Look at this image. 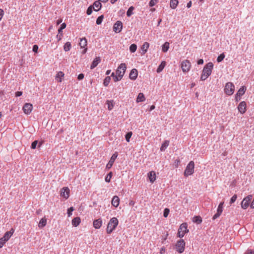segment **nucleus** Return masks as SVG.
I'll list each match as a JSON object with an SVG mask.
<instances>
[{
	"label": "nucleus",
	"mask_w": 254,
	"mask_h": 254,
	"mask_svg": "<svg viewBox=\"0 0 254 254\" xmlns=\"http://www.w3.org/2000/svg\"><path fill=\"white\" fill-rule=\"evenodd\" d=\"M213 67V64L211 62L208 63L204 66L200 77V79L201 80H205L208 78V77L211 74Z\"/></svg>",
	"instance_id": "nucleus-1"
},
{
	"label": "nucleus",
	"mask_w": 254,
	"mask_h": 254,
	"mask_svg": "<svg viewBox=\"0 0 254 254\" xmlns=\"http://www.w3.org/2000/svg\"><path fill=\"white\" fill-rule=\"evenodd\" d=\"M118 220L116 217H113L109 221L107 227V233L111 234L116 228L118 225Z\"/></svg>",
	"instance_id": "nucleus-2"
},
{
	"label": "nucleus",
	"mask_w": 254,
	"mask_h": 254,
	"mask_svg": "<svg viewBox=\"0 0 254 254\" xmlns=\"http://www.w3.org/2000/svg\"><path fill=\"white\" fill-rule=\"evenodd\" d=\"M194 163L193 161H191L189 162L186 167L184 172V175L186 177H188L192 175L194 172Z\"/></svg>",
	"instance_id": "nucleus-3"
},
{
	"label": "nucleus",
	"mask_w": 254,
	"mask_h": 254,
	"mask_svg": "<svg viewBox=\"0 0 254 254\" xmlns=\"http://www.w3.org/2000/svg\"><path fill=\"white\" fill-rule=\"evenodd\" d=\"M234 91L235 86L233 83L229 82L226 84L224 88V91L227 95L229 96L232 95L234 93Z\"/></svg>",
	"instance_id": "nucleus-4"
},
{
	"label": "nucleus",
	"mask_w": 254,
	"mask_h": 254,
	"mask_svg": "<svg viewBox=\"0 0 254 254\" xmlns=\"http://www.w3.org/2000/svg\"><path fill=\"white\" fill-rule=\"evenodd\" d=\"M185 244L186 243L184 240L183 239H180L177 242L175 247L179 253L182 254L184 252L185 250Z\"/></svg>",
	"instance_id": "nucleus-5"
},
{
	"label": "nucleus",
	"mask_w": 254,
	"mask_h": 254,
	"mask_svg": "<svg viewBox=\"0 0 254 254\" xmlns=\"http://www.w3.org/2000/svg\"><path fill=\"white\" fill-rule=\"evenodd\" d=\"M127 69V66L126 64L125 63H122L118 67L117 70H116V74L120 76V75H122V77H123L126 70Z\"/></svg>",
	"instance_id": "nucleus-6"
},
{
	"label": "nucleus",
	"mask_w": 254,
	"mask_h": 254,
	"mask_svg": "<svg viewBox=\"0 0 254 254\" xmlns=\"http://www.w3.org/2000/svg\"><path fill=\"white\" fill-rule=\"evenodd\" d=\"M253 196L249 195L246 197L241 202V207L243 209H246L249 205L250 202L252 200Z\"/></svg>",
	"instance_id": "nucleus-7"
},
{
	"label": "nucleus",
	"mask_w": 254,
	"mask_h": 254,
	"mask_svg": "<svg viewBox=\"0 0 254 254\" xmlns=\"http://www.w3.org/2000/svg\"><path fill=\"white\" fill-rule=\"evenodd\" d=\"M182 69L183 72H188L190 70L191 64L190 62L188 60H185L182 63Z\"/></svg>",
	"instance_id": "nucleus-8"
},
{
	"label": "nucleus",
	"mask_w": 254,
	"mask_h": 254,
	"mask_svg": "<svg viewBox=\"0 0 254 254\" xmlns=\"http://www.w3.org/2000/svg\"><path fill=\"white\" fill-rule=\"evenodd\" d=\"M33 105L30 103H26L23 107V110L25 114H30L32 110Z\"/></svg>",
	"instance_id": "nucleus-9"
},
{
	"label": "nucleus",
	"mask_w": 254,
	"mask_h": 254,
	"mask_svg": "<svg viewBox=\"0 0 254 254\" xmlns=\"http://www.w3.org/2000/svg\"><path fill=\"white\" fill-rule=\"evenodd\" d=\"M123 28L122 22L120 21H117L113 26V30L116 33H120Z\"/></svg>",
	"instance_id": "nucleus-10"
},
{
	"label": "nucleus",
	"mask_w": 254,
	"mask_h": 254,
	"mask_svg": "<svg viewBox=\"0 0 254 254\" xmlns=\"http://www.w3.org/2000/svg\"><path fill=\"white\" fill-rule=\"evenodd\" d=\"M69 189L67 187L63 188L61 190V195L65 199L69 197Z\"/></svg>",
	"instance_id": "nucleus-11"
},
{
	"label": "nucleus",
	"mask_w": 254,
	"mask_h": 254,
	"mask_svg": "<svg viewBox=\"0 0 254 254\" xmlns=\"http://www.w3.org/2000/svg\"><path fill=\"white\" fill-rule=\"evenodd\" d=\"M117 156L118 155L116 154V153L112 155L110 160H109L108 163L106 165L107 169H110L112 167Z\"/></svg>",
	"instance_id": "nucleus-12"
},
{
	"label": "nucleus",
	"mask_w": 254,
	"mask_h": 254,
	"mask_svg": "<svg viewBox=\"0 0 254 254\" xmlns=\"http://www.w3.org/2000/svg\"><path fill=\"white\" fill-rule=\"evenodd\" d=\"M238 110L241 113V114H244V113H245L246 111V103L245 101H242L241 102L238 107Z\"/></svg>",
	"instance_id": "nucleus-13"
},
{
	"label": "nucleus",
	"mask_w": 254,
	"mask_h": 254,
	"mask_svg": "<svg viewBox=\"0 0 254 254\" xmlns=\"http://www.w3.org/2000/svg\"><path fill=\"white\" fill-rule=\"evenodd\" d=\"M138 75L137 69L133 68L131 69L129 73V77L131 80H135L136 79Z\"/></svg>",
	"instance_id": "nucleus-14"
},
{
	"label": "nucleus",
	"mask_w": 254,
	"mask_h": 254,
	"mask_svg": "<svg viewBox=\"0 0 254 254\" xmlns=\"http://www.w3.org/2000/svg\"><path fill=\"white\" fill-rule=\"evenodd\" d=\"M147 175L150 182L153 183L156 180V174L155 172L153 171H150L148 173Z\"/></svg>",
	"instance_id": "nucleus-15"
},
{
	"label": "nucleus",
	"mask_w": 254,
	"mask_h": 254,
	"mask_svg": "<svg viewBox=\"0 0 254 254\" xmlns=\"http://www.w3.org/2000/svg\"><path fill=\"white\" fill-rule=\"evenodd\" d=\"M178 231H181L182 233L185 234L189 232V230L187 228V224L186 223L182 224L178 229Z\"/></svg>",
	"instance_id": "nucleus-16"
},
{
	"label": "nucleus",
	"mask_w": 254,
	"mask_h": 254,
	"mask_svg": "<svg viewBox=\"0 0 254 254\" xmlns=\"http://www.w3.org/2000/svg\"><path fill=\"white\" fill-rule=\"evenodd\" d=\"M93 224L95 229H99L102 225V220L100 218L96 219L93 221Z\"/></svg>",
	"instance_id": "nucleus-17"
},
{
	"label": "nucleus",
	"mask_w": 254,
	"mask_h": 254,
	"mask_svg": "<svg viewBox=\"0 0 254 254\" xmlns=\"http://www.w3.org/2000/svg\"><path fill=\"white\" fill-rule=\"evenodd\" d=\"M92 6L95 11H98L101 9L102 4L100 1L98 0V1H96L94 2Z\"/></svg>",
	"instance_id": "nucleus-18"
},
{
	"label": "nucleus",
	"mask_w": 254,
	"mask_h": 254,
	"mask_svg": "<svg viewBox=\"0 0 254 254\" xmlns=\"http://www.w3.org/2000/svg\"><path fill=\"white\" fill-rule=\"evenodd\" d=\"M101 59L100 57H96L92 62V64L90 66L91 69L94 68L97 65L100 63Z\"/></svg>",
	"instance_id": "nucleus-19"
},
{
	"label": "nucleus",
	"mask_w": 254,
	"mask_h": 254,
	"mask_svg": "<svg viewBox=\"0 0 254 254\" xmlns=\"http://www.w3.org/2000/svg\"><path fill=\"white\" fill-rule=\"evenodd\" d=\"M120 203V199L118 196H114L112 200V204L115 207H117Z\"/></svg>",
	"instance_id": "nucleus-20"
},
{
	"label": "nucleus",
	"mask_w": 254,
	"mask_h": 254,
	"mask_svg": "<svg viewBox=\"0 0 254 254\" xmlns=\"http://www.w3.org/2000/svg\"><path fill=\"white\" fill-rule=\"evenodd\" d=\"M13 230L12 229L11 230H10L9 231H8V232H6L4 236L2 237V238L6 241H7L9 238L11 237V236H12V235L13 234Z\"/></svg>",
	"instance_id": "nucleus-21"
},
{
	"label": "nucleus",
	"mask_w": 254,
	"mask_h": 254,
	"mask_svg": "<svg viewBox=\"0 0 254 254\" xmlns=\"http://www.w3.org/2000/svg\"><path fill=\"white\" fill-rule=\"evenodd\" d=\"M246 91V87L245 86H242L236 93L237 96H239V97L242 96L243 95L245 94Z\"/></svg>",
	"instance_id": "nucleus-22"
},
{
	"label": "nucleus",
	"mask_w": 254,
	"mask_h": 254,
	"mask_svg": "<svg viewBox=\"0 0 254 254\" xmlns=\"http://www.w3.org/2000/svg\"><path fill=\"white\" fill-rule=\"evenodd\" d=\"M80 222V218L79 217H76L72 219L71 223L73 226L77 227L79 225Z\"/></svg>",
	"instance_id": "nucleus-23"
},
{
	"label": "nucleus",
	"mask_w": 254,
	"mask_h": 254,
	"mask_svg": "<svg viewBox=\"0 0 254 254\" xmlns=\"http://www.w3.org/2000/svg\"><path fill=\"white\" fill-rule=\"evenodd\" d=\"M223 212V208H220L218 207L217 210V213L213 216L212 219L213 220H215L218 218L220 215L222 214Z\"/></svg>",
	"instance_id": "nucleus-24"
},
{
	"label": "nucleus",
	"mask_w": 254,
	"mask_h": 254,
	"mask_svg": "<svg viewBox=\"0 0 254 254\" xmlns=\"http://www.w3.org/2000/svg\"><path fill=\"white\" fill-rule=\"evenodd\" d=\"M47 223V219L45 217L42 218L38 224L39 227L43 228L45 227Z\"/></svg>",
	"instance_id": "nucleus-25"
},
{
	"label": "nucleus",
	"mask_w": 254,
	"mask_h": 254,
	"mask_svg": "<svg viewBox=\"0 0 254 254\" xmlns=\"http://www.w3.org/2000/svg\"><path fill=\"white\" fill-rule=\"evenodd\" d=\"M106 104L108 105V109L109 110H111L113 109L115 103L113 100H107L106 102Z\"/></svg>",
	"instance_id": "nucleus-26"
},
{
	"label": "nucleus",
	"mask_w": 254,
	"mask_h": 254,
	"mask_svg": "<svg viewBox=\"0 0 254 254\" xmlns=\"http://www.w3.org/2000/svg\"><path fill=\"white\" fill-rule=\"evenodd\" d=\"M149 47V44L147 42H145L141 46V50L143 52V54H144Z\"/></svg>",
	"instance_id": "nucleus-27"
},
{
	"label": "nucleus",
	"mask_w": 254,
	"mask_h": 254,
	"mask_svg": "<svg viewBox=\"0 0 254 254\" xmlns=\"http://www.w3.org/2000/svg\"><path fill=\"white\" fill-rule=\"evenodd\" d=\"M169 42H166L162 46V51L164 53L167 52L169 48Z\"/></svg>",
	"instance_id": "nucleus-28"
},
{
	"label": "nucleus",
	"mask_w": 254,
	"mask_h": 254,
	"mask_svg": "<svg viewBox=\"0 0 254 254\" xmlns=\"http://www.w3.org/2000/svg\"><path fill=\"white\" fill-rule=\"evenodd\" d=\"M169 144V141H168V140L164 141L161 146L160 150L161 151H164L166 149V148L168 146Z\"/></svg>",
	"instance_id": "nucleus-29"
},
{
	"label": "nucleus",
	"mask_w": 254,
	"mask_h": 254,
	"mask_svg": "<svg viewBox=\"0 0 254 254\" xmlns=\"http://www.w3.org/2000/svg\"><path fill=\"white\" fill-rule=\"evenodd\" d=\"M111 76L113 77L114 81L115 82L119 81L121 80L123 78V77H122V75H120V76L118 75H116L115 74L114 72L112 73Z\"/></svg>",
	"instance_id": "nucleus-30"
},
{
	"label": "nucleus",
	"mask_w": 254,
	"mask_h": 254,
	"mask_svg": "<svg viewBox=\"0 0 254 254\" xmlns=\"http://www.w3.org/2000/svg\"><path fill=\"white\" fill-rule=\"evenodd\" d=\"M145 100V97L142 93H139L136 99L137 102H142Z\"/></svg>",
	"instance_id": "nucleus-31"
},
{
	"label": "nucleus",
	"mask_w": 254,
	"mask_h": 254,
	"mask_svg": "<svg viewBox=\"0 0 254 254\" xmlns=\"http://www.w3.org/2000/svg\"><path fill=\"white\" fill-rule=\"evenodd\" d=\"M165 65H166V62L165 61H162L161 62V64L158 67V68L157 69V72L158 73H159L161 71H162V70L163 69V68H164Z\"/></svg>",
	"instance_id": "nucleus-32"
},
{
	"label": "nucleus",
	"mask_w": 254,
	"mask_h": 254,
	"mask_svg": "<svg viewBox=\"0 0 254 254\" xmlns=\"http://www.w3.org/2000/svg\"><path fill=\"white\" fill-rule=\"evenodd\" d=\"M178 4V0H171L170 1V7L172 9H175L176 8L177 5Z\"/></svg>",
	"instance_id": "nucleus-33"
},
{
	"label": "nucleus",
	"mask_w": 254,
	"mask_h": 254,
	"mask_svg": "<svg viewBox=\"0 0 254 254\" xmlns=\"http://www.w3.org/2000/svg\"><path fill=\"white\" fill-rule=\"evenodd\" d=\"M79 45L81 48H84L85 46H86L87 40L85 38L80 39Z\"/></svg>",
	"instance_id": "nucleus-34"
},
{
	"label": "nucleus",
	"mask_w": 254,
	"mask_h": 254,
	"mask_svg": "<svg viewBox=\"0 0 254 254\" xmlns=\"http://www.w3.org/2000/svg\"><path fill=\"white\" fill-rule=\"evenodd\" d=\"M71 47V43L69 42H67L65 43L64 46V49L65 52H67L70 50Z\"/></svg>",
	"instance_id": "nucleus-35"
},
{
	"label": "nucleus",
	"mask_w": 254,
	"mask_h": 254,
	"mask_svg": "<svg viewBox=\"0 0 254 254\" xmlns=\"http://www.w3.org/2000/svg\"><path fill=\"white\" fill-rule=\"evenodd\" d=\"M193 222L197 224H200L202 222V219L200 216H194L193 218Z\"/></svg>",
	"instance_id": "nucleus-36"
},
{
	"label": "nucleus",
	"mask_w": 254,
	"mask_h": 254,
	"mask_svg": "<svg viewBox=\"0 0 254 254\" xmlns=\"http://www.w3.org/2000/svg\"><path fill=\"white\" fill-rule=\"evenodd\" d=\"M64 76V73L62 71H59L56 75V78L59 82H61V77Z\"/></svg>",
	"instance_id": "nucleus-37"
},
{
	"label": "nucleus",
	"mask_w": 254,
	"mask_h": 254,
	"mask_svg": "<svg viewBox=\"0 0 254 254\" xmlns=\"http://www.w3.org/2000/svg\"><path fill=\"white\" fill-rule=\"evenodd\" d=\"M66 26V25L65 23H63L61 25L60 27L58 29L59 34H61V35H63V30L65 28Z\"/></svg>",
	"instance_id": "nucleus-38"
},
{
	"label": "nucleus",
	"mask_w": 254,
	"mask_h": 254,
	"mask_svg": "<svg viewBox=\"0 0 254 254\" xmlns=\"http://www.w3.org/2000/svg\"><path fill=\"white\" fill-rule=\"evenodd\" d=\"M111 80V77L110 76H107L105 77V78L104 80L103 84L105 86H107Z\"/></svg>",
	"instance_id": "nucleus-39"
},
{
	"label": "nucleus",
	"mask_w": 254,
	"mask_h": 254,
	"mask_svg": "<svg viewBox=\"0 0 254 254\" xmlns=\"http://www.w3.org/2000/svg\"><path fill=\"white\" fill-rule=\"evenodd\" d=\"M137 49V46L134 44H131L129 47L130 52L131 53H134L136 51Z\"/></svg>",
	"instance_id": "nucleus-40"
},
{
	"label": "nucleus",
	"mask_w": 254,
	"mask_h": 254,
	"mask_svg": "<svg viewBox=\"0 0 254 254\" xmlns=\"http://www.w3.org/2000/svg\"><path fill=\"white\" fill-rule=\"evenodd\" d=\"M134 9V7L133 6H130V7H129V8L128 9L127 12V15L128 16V17H129L130 16L133 12V10Z\"/></svg>",
	"instance_id": "nucleus-41"
},
{
	"label": "nucleus",
	"mask_w": 254,
	"mask_h": 254,
	"mask_svg": "<svg viewBox=\"0 0 254 254\" xmlns=\"http://www.w3.org/2000/svg\"><path fill=\"white\" fill-rule=\"evenodd\" d=\"M104 19V15H100L99 16L97 20H96V24L97 25H100L101 24L102 22L103 21V20Z\"/></svg>",
	"instance_id": "nucleus-42"
},
{
	"label": "nucleus",
	"mask_w": 254,
	"mask_h": 254,
	"mask_svg": "<svg viewBox=\"0 0 254 254\" xmlns=\"http://www.w3.org/2000/svg\"><path fill=\"white\" fill-rule=\"evenodd\" d=\"M132 134V133L131 131H129L127 132V133L125 135L126 139L127 142H129L130 138Z\"/></svg>",
	"instance_id": "nucleus-43"
},
{
	"label": "nucleus",
	"mask_w": 254,
	"mask_h": 254,
	"mask_svg": "<svg viewBox=\"0 0 254 254\" xmlns=\"http://www.w3.org/2000/svg\"><path fill=\"white\" fill-rule=\"evenodd\" d=\"M112 176V173L110 172L105 178V181L107 183H109L111 181V179Z\"/></svg>",
	"instance_id": "nucleus-44"
},
{
	"label": "nucleus",
	"mask_w": 254,
	"mask_h": 254,
	"mask_svg": "<svg viewBox=\"0 0 254 254\" xmlns=\"http://www.w3.org/2000/svg\"><path fill=\"white\" fill-rule=\"evenodd\" d=\"M225 58V55L223 53V54H220L217 58V61L219 63V62H221V61H222L223 60V59H224Z\"/></svg>",
	"instance_id": "nucleus-45"
},
{
	"label": "nucleus",
	"mask_w": 254,
	"mask_h": 254,
	"mask_svg": "<svg viewBox=\"0 0 254 254\" xmlns=\"http://www.w3.org/2000/svg\"><path fill=\"white\" fill-rule=\"evenodd\" d=\"M170 212V210L169 208H166L164 210L163 216L164 217L166 218L169 215Z\"/></svg>",
	"instance_id": "nucleus-46"
},
{
	"label": "nucleus",
	"mask_w": 254,
	"mask_h": 254,
	"mask_svg": "<svg viewBox=\"0 0 254 254\" xmlns=\"http://www.w3.org/2000/svg\"><path fill=\"white\" fill-rule=\"evenodd\" d=\"M74 210V208L73 207H70L67 209V214L68 216L70 217L72 215V212Z\"/></svg>",
	"instance_id": "nucleus-47"
},
{
	"label": "nucleus",
	"mask_w": 254,
	"mask_h": 254,
	"mask_svg": "<svg viewBox=\"0 0 254 254\" xmlns=\"http://www.w3.org/2000/svg\"><path fill=\"white\" fill-rule=\"evenodd\" d=\"M6 241L2 237L0 239V248H1Z\"/></svg>",
	"instance_id": "nucleus-48"
},
{
	"label": "nucleus",
	"mask_w": 254,
	"mask_h": 254,
	"mask_svg": "<svg viewBox=\"0 0 254 254\" xmlns=\"http://www.w3.org/2000/svg\"><path fill=\"white\" fill-rule=\"evenodd\" d=\"M37 143H38L37 140L34 141L31 144V148L32 149H35L37 146Z\"/></svg>",
	"instance_id": "nucleus-49"
},
{
	"label": "nucleus",
	"mask_w": 254,
	"mask_h": 254,
	"mask_svg": "<svg viewBox=\"0 0 254 254\" xmlns=\"http://www.w3.org/2000/svg\"><path fill=\"white\" fill-rule=\"evenodd\" d=\"M237 198V195H236V194L234 195L231 197V199H230V204H232L233 203H234V202L236 201V200Z\"/></svg>",
	"instance_id": "nucleus-50"
},
{
	"label": "nucleus",
	"mask_w": 254,
	"mask_h": 254,
	"mask_svg": "<svg viewBox=\"0 0 254 254\" xmlns=\"http://www.w3.org/2000/svg\"><path fill=\"white\" fill-rule=\"evenodd\" d=\"M92 6H90L87 9V11H86V13L88 14V15H90L92 12Z\"/></svg>",
	"instance_id": "nucleus-51"
},
{
	"label": "nucleus",
	"mask_w": 254,
	"mask_h": 254,
	"mask_svg": "<svg viewBox=\"0 0 254 254\" xmlns=\"http://www.w3.org/2000/svg\"><path fill=\"white\" fill-rule=\"evenodd\" d=\"M158 0H150V2H149V6H154L155 3H156L157 1Z\"/></svg>",
	"instance_id": "nucleus-52"
},
{
	"label": "nucleus",
	"mask_w": 254,
	"mask_h": 254,
	"mask_svg": "<svg viewBox=\"0 0 254 254\" xmlns=\"http://www.w3.org/2000/svg\"><path fill=\"white\" fill-rule=\"evenodd\" d=\"M38 45H34L33 46V49H32V51L34 52V53H37L38 52Z\"/></svg>",
	"instance_id": "nucleus-53"
},
{
	"label": "nucleus",
	"mask_w": 254,
	"mask_h": 254,
	"mask_svg": "<svg viewBox=\"0 0 254 254\" xmlns=\"http://www.w3.org/2000/svg\"><path fill=\"white\" fill-rule=\"evenodd\" d=\"M180 162H181V161H180V159H177L175 161L174 166H175L176 168H177L178 167Z\"/></svg>",
	"instance_id": "nucleus-54"
},
{
	"label": "nucleus",
	"mask_w": 254,
	"mask_h": 254,
	"mask_svg": "<svg viewBox=\"0 0 254 254\" xmlns=\"http://www.w3.org/2000/svg\"><path fill=\"white\" fill-rule=\"evenodd\" d=\"M185 234V233H182L181 231H180V232L178 231V234H177V236L180 238H182L184 236Z\"/></svg>",
	"instance_id": "nucleus-55"
},
{
	"label": "nucleus",
	"mask_w": 254,
	"mask_h": 254,
	"mask_svg": "<svg viewBox=\"0 0 254 254\" xmlns=\"http://www.w3.org/2000/svg\"><path fill=\"white\" fill-rule=\"evenodd\" d=\"M244 254H254V251L251 249H248Z\"/></svg>",
	"instance_id": "nucleus-56"
},
{
	"label": "nucleus",
	"mask_w": 254,
	"mask_h": 254,
	"mask_svg": "<svg viewBox=\"0 0 254 254\" xmlns=\"http://www.w3.org/2000/svg\"><path fill=\"white\" fill-rule=\"evenodd\" d=\"M84 75L83 73H80L77 77L79 80H81L84 78Z\"/></svg>",
	"instance_id": "nucleus-57"
},
{
	"label": "nucleus",
	"mask_w": 254,
	"mask_h": 254,
	"mask_svg": "<svg viewBox=\"0 0 254 254\" xmlns=\"http://www.w3.org/2000/svg\"><path fill=\"white\" fill-rule=\"evenodd\" d=\"M22 94V92L21 91H17L15 92V96L16 97H19L21 96Z\"/></svg>",
	"instance_id": "nucleus-58"
},
{
	"label": "nucleus",
	"mask_w": 254,
	"mask_h": 254,
	"mask_svg": "<svg viewBox=\"0 0 254 254\" xmlns=\"http://www.w3.org/2000/svg\"><path fill=\"white\" fill-rule=\"evenodd\" d=\"M4 14V11L2 9H0V20L2 18Z\"/></svg>",
	"instance_id": "nucleus-59"
},
{
	"label": "nucleus",
	"mask_w": 254,
	"mask_h": 254,
	"mask_svg": "<svg viewBox=\"0 0 254 254\" xmlns=\"http://www.w3.org/2000/svg\"><path fill=\"white\" fill-rule=\"evenodd\" d=\"M203 64V60L202 59H199L197 61V64Z\"/></svg>",
	"instance_id": "nucleus-60"
},
{
	"label": "nucleus",
	"mask_w": 254,
	"mask_h": 254,
	"mask_svg": "<svg viewBox=\"0 0 254 254\" xmlns=\"http://www.w3.org/2000/svg\"><path fill=\"white\" fill-rule=\"evenodd\" d=\"M223 204H224V202H221L219 204L218 207H220V208H223Z\"/></svg>",
	"instance_id": "nucleus-61"
},
{
	"label": "nucleus",
	"mask_w": 254,
	"mask_h": 254,
	"mask_svg": "<svg viewBox=\"0 0 254 254\" xmlns=\"http://www.w3.org/2000/svg\"><path fill=\"white\" fill-rule=\"evenodd\" d=\"M60 34V35H58L57 36V39H58V41H60V40H61V39H62V36H63V35H61V34Z\"/></svg>",
	"instance_id": "nucleus-62"
},
{
	"label": "nucleus",
	"mask_w": 254,
	"mask_h": 254,
	"mask_svg": "<svg viewBox=\"0 0 254 254\" xmlns=\"http://www.w3.org/2000/svg\"><path fill=\"white\" fill-rule=\"evenodd\" d=\"M235 99H236V101H238L240 100L241 97H239V96H237V94H236L235 95Z\"/></svg>",
	"instance_id": "nucleus-63"
},
{
	"label": "nucleus",
	"mask_w": 254,
	"mask_h": 254,
	"mask_svg": "<svg viewBox=\"0 0 254 254\" xmlns=\"http://www.w3.org/2000/svg\"><path fill=\"white\" fill-rule=\"evenodd\" d=\"M191 6V1H190L188 3H187V7H188V8H190V6Z\"/></svg>",
	"instance_id": "nucleus-64"
}]
</instances>
